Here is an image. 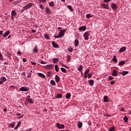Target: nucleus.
<instances>
[{
  "instance_id": "f257e3e1",
  "label": "nucleus",
  "mask_w": 131,
  "mask_h": 131,
  "mask_svg": "<svg viewBox=\"0 0 131 131\" xmlns=\"http://www.w3.org/2000/svg\"><path fill=\"white\" fill-rule=\"evenodd\" d=\"M65 32H66V30L65 29L63 30H61L59 32V35H55L54 38H60L61 37H63L65 34Z\"/></svg>"
},
{
  "instance_id": "f03ea898",
  "label": "nucleus",
  "mask_w": 131,
  "mask_h": 131,
  "mask_svg": "<svg viewBox=\"0 0 131 131\" xmlns=\"http://www.w3.org/2000/svg\"><path fill=\"white\" fill-rule=\"evenodd\" d=\"M34 5V3H30L26 5L23 7L24 10H28V9H30Z\"/></svg>"
},
{
  "instance_id": "7ed1b4c3",
  "label": "nucleus",
  "mask_w": 131,
  "mask_h": 131,
  "mask_svg": "<svg viewBox=\"0 0 131 131\" xmlns=\"http://www.w3.org/2000/svg\"><path fill=\"white\" fill-rule=\"evenodd\" d=\"M55 126L58 128V129H63L65 127V126L63 124H60L59 123H56Z\"/></svg>"
},
{
  "instance_id": "20e7f679",
  "label": "nucleus",
  "mask_w": 131,
  "mask_h": 131,
  "mask_svg": "<svg viewBox=\"0 0 131 131\" xmlns=\"http://www.w3.org/2000/svg\"><path fill=\"white\" fill-rule=\"evenodd\" d=\"M90 36V32L86 31L83 34V37H84V40H88L89 37Z\"/></svg>"
},
{
  "instance_id": "39448f33",
  "label": "nucleus",
  "mask_w": 131,
  "mask_h": 131,
  "mask_svg": "<svg viewBox=\"0 0 131 131\" xmlns=\"http://www.w3.org/2000/svg\"><path fill=\"white\" fill-rule=\"evenodd\" d=\"M20 92H28L29 88L26 86H23L19 89Z\"/></svg>"
},
{
  "instance_id": "423d86ee",
  "label": "nucleus",
  "mask_w": 131,
  "mask_h": 131,
  "mask_svg": "<svg viewBox=\"0 0 131 131\" xmlns=\"http://www.w3.org/2000/svg\"><path fill=\"white\" fill-rule=\"evenodd\" d=\"M53 67H54V66L52 64H47L44 66V68H45V69H48V70H52V69H53Z\"/></svg>"
},
{
  "instance_id": "0eeeda50",
  "label": "nucleus",
  "mask_w": 131,
  "mask_h": 131,
  "mask_svg": "<svg viewBox=\"0 0 131 131\" xmlns=\"http://www.w3.org/2000/svg\"><path fill=\"white\" fill-rule=\"evenodd\" d=\"M111 7L113 10H116L117 9V5L113 3H111Z\"/></svg>"
},
{
  "instance_id": "6e6552de",
  "label": "nucleus",
  "mask_w": 131,
  "mask_h": 131,
  "mask_svg": "<svg viewBox=\"0 0 131 131\" xmlns=\"http://www.w3.org/2000/svg\"><path fill=\"white\" fill-rule=\"evenodd\" d=\"M79 31H85L86 30V27L84 26L80 27L79 29Z\"/></svg>"
},
{
  "instance_id": "1a4fd4ad",
  "label": "nucleus",
  "mask_w": 131,
  "mask_h": 131,
  "mask_svg": "<svg viewBox=\"0 0 131 131\" xmlns=\"http://www.w3.org/2000/svg\"><path fill=\"white\" fill-rule=\"evenodd\" d=\"M101 6L103 9H109V5H108V4L103 3L102 4H101Z\"/></svg>"
},
{
  "instance_id": "9d476101",
  "label": "nucleus",
  "mask_w": 131,
  "mask_h": 131,
  "mask_svg": "<svg viewBox=\"0 0 131 131\" xmlns=\"http://www.w3.org/2000/svg\"><path fill=\"white\" fill-rule=\"evenodd\" d=\"M112 75L113 76H117L118 75V73L117 72V71H116V70H114Z\"/></svg>"
},
{
  "instance_id": "9b49d317",
  "label": "nucleus",
  "mask_w": 131,
  "mask_h": 131,
  "mask_svg": "<svg viewBox=\"0 0 131 131\" xmlns=\"http://www.w3.org/2000/svg\"><path fill=\"white\" fill-rule=\"evenodd\" d=\"M125 51H126V47H123L120 49L119 53H122V52H125Z\"/></svg>"
},
{
  "instance_id": "f8f14e48",
  "label": "nucleus",
  "mask_w": 131,
  "mask_h": 131,
  "mask_svg": "<svg viewBox=\"0 0 131 131\" xmlns=\"http://www.w3.org/2000/svg\"><path fill=\"white\" fill-rule=\"evenodd\" d=\"M52 46H53V48H59V45H58V44H57V43H56V42L53 41L52 42Z\"/></svg>"
},
{
  "instance_id": "ddd939ff",
  "label": "nucleus",
  "mask_w": 131,
  "mask_h": 131,
  "mask_svg": "<svg viewBox=\"0 0 131 131\" xmlns=\"http://www.w3.org/2000/svg\"><path fill=\"white\" fill-rule=\"evenodd\" d=\"M17 16V13L16 12V11L12 10L11 11V17H16Z\"/></svg>"
},
{
  "instance_id": "4468645a",
  "label": "nucleus",
  "mask_w": 131,
  "mask_h": 131,
  "mask_svg": "<svg viewBox=\"0 0 131 131\" xmlns=\"http://www.w3.org/2000/svg\"><path fill=\"white\" fill-rule=\"evenodd\" d=\"M75 44L74 46L75 47H78V45H79V41L78 40V39H76L75 40Z\"/></svg>"
},
{
  "instance_id": "2eb2a0df",
  "label": "nucleus",
  "mask_w": 131,
  "mask_h": 131,
  "mask_svg": "<svg viewBox=\"0 0 131 131\" xmlns=\"http://www.w3.org/2000/svg\"><path fill=\"white\" fill-rule=\"evenodd\" d=\"M46 11L47 14H52V11H51V9L49 8L46 7Z\"/></svg>"
},
{
  "instance_id": "dca6fc26",
  "label": "nucleus",
  "mask_w": 131,
  "mask_h": 131,
  "mask_svg": "<svg viewBox=\"0 0 131 131\" xmlns=\"http://www.w3.org/2000/svg\"><path fill=\"white\" fill-rule=\"evenodd\" d=\"M37 75L39 76V77H41L42 78H46V76L41 73H38Z\"/></svg>"
},
{
  "instance_id": "f3484780",
  "label": "nucleus",
  "mask_w": 131,
  "mask_h": 131,
  "mask_svg": "<svg viewBox=\"0 0 131 131\" xmlns=\"http://www.w3.org/2000/svg\"><path fill=\"white\" fill-rule=\"evenodd\" d=\"M88 81L90 85H91V86H93V85H94V83H95L94 80H89Z\"/></svg>"
},
{
  "instance_id": "a211bd4d",
  "label": "nucleus",
  "mask_w": 131,
  "mask_h": 131,
  "mask_svg": "<svg viewBox=\"0 0 131 131\" xmlns=\"http://www.w3.org/2000/svg\"><path fill=\"white\" fill-rule=\"evenodd\" d=\"M52 61L53 62V63H54V64H55V63H57L58 62H59V58H53L52 59Z\"/></svg>"
},
{
  "instance_id": "6ab92c4d",
  "label": "nucleus",
  "mask_w": 131,
  "mask_h": 131,
  "mask_svg": "<svg viewBox=\"0 0 131 131\" xmlns=\"http://www.w3.org/2000/svg\"><path fill=\"white\" fill-rule=\"evenodd\" d=\"M55 81L56 82H59L60 81V77L57 75H55Z\"/></svg>"
},
{
  "instance_id": "aec40b11",
  "label": "nucleus",
  "mask_w": 131,
  "mask_h": 131,
  "mask_svg": "<svg viewBox=\"0 0 131 131\" xmlns=\"http://www.w3.org/2000/svg\"><path fill=\"white\" fill-rule=\"evenodd\" d=\"M112 61H114V63H117L118 60H117V58H116V56L115 55L113 56V58Z\"/></svg>"
},
{
  "instance_id": "412c9836",
  "label": "nucleus",
  "mask_w": 131,
  "mask_h": 131,
  "mask_svg": "<svg viewBox=\"0 0 131 131\" xmlns=\"http://www.w3.org/2000/svg\"><path fill=\"white\" fill-rule=\"evenodd\" d=\"M128 73V71H123L121 73H120V74H122L123 76H124L125 75H126Z\"/></svg>"
},
{
  "instance_id": "4be33fe9",
  "label": "nucleus",
  "mask_w": 131,
  "mask_h": 131,
  "mask_svg": "<svg viewBox=\"0 0 131 131\" xmlns=\"http://www.w3.org/2000/svg\"><path fill=\"white\" fill-rule=\"evenodd\" d=\"M124 64H125V61L122 60L119 62L118 66H122L123 65H124Z\"/></svg>"
},
{
  "instance_id": "5701e85b",
  "label": "nucleus",
  "mask_w": 131,
  "mask_h": 131,
  "mask_svg": "<svg viewBox=\"0 0 131 131\" xmlns=\"http://www.w3.org/2000/svg\"><path fill=\"white\" fill-rule=\"evenodd\" d=\"M109 99H108V96H104V102L105 103H107V102H108Z\"/></svg>"
},
{
  "instance_id": "b1692460",
  "label": "nucleus",
  "mask_w": 131,
  "mask_h": 131,
  "mask_svg": "<svg viewBox=\"0 0 131 131\" xmlns=\"http://www.w3.org/2000/svg\"><path fill=\"white\" fill-rule=\"evenodd\" d=\"M10 34V31H7L3 35V37H7L8 35Z\"/></svg>"
},
{
  "instance_id": "393cba45",
  "label": "nucleus",
  "mask_w": 131,
  "mask_h": 131,
  "mask_svg": "<svg viewBox=\"0 0 131 131\" xmlns=\"http://www.w3.org/2000/svg\"><path fill=\"white\" fill-rule=\"evenodd\" d=\"M19 125H21V121L18 122L17 125L14 127L15 130L18 129V127H19Z\"/></svg>"
},
{
  "instance_id": "a878e982",
  "label": "nucleus",
  "mask_w": 131,
  "mask_h": 131,
  "mask_svg": "<svg viewBox=\"0 0 131 131\" xmlns=\"http://www.w3.org/2000/svg\"><path fill=\"white\" fill-rule=\"evenodd\" d=\"M108 131H116L115 126H112L108 129Z\"/></svg>"
},
{
  "instance_id": "bb28decb",
  "label": "nucleus",
  "mask_w": 131,
  "mask_h": 131,
  "mask_svg": "<svg viewBox=\"0 0 131 131\" xmlns=\"http://www.w3.org/2000/svg\"><path fill=\"white\" fill-rule=\"evenodd\" d=\"M66 99H70L71 98V93H67L66 96Z\"/></svg>"
},
{
  "instance_id": "cd10ccee",
  "label": "nucleus",
  "mask_w": 131,
  "mask_h": 131,
  "mask_svg": "<svg viewBox=\"0 0 131 131\" xmlns=\"http://www.w3.org/2000/svg\"><path fill=\"white\" fill-rule=\"evenodd\" d=\"M68 9H70V11L71 12H73L74 10H73V8H72V6L69 5L67 6Z\"/></svg>"
},
{
  "instance_id": "c85d7f7f",
  "label": "nucleus",
  "mask_w": 131,
  "mask_h": 131,
  "mask_svg": "<svg viewBox=\"0 0 131 131\" xmlns=\"http://www.w3.org/2000/svg\"><path fill=\"white\" fill-rule=\"evenodd\" d=\"M27 100L30 104H33V99L32 98H28Z\"/></svg>"
},
{
  "instance_id": "c756f323",
  "label": "nucleus",
  "mask_w": 131,
  "mask_h": 131,
  "mask_svg": "<svg viewBox=\"0 0 131 131\" xmlns=\"http://www.w3.org/2000/svg\"><path fill=\"white\" fill-rule=\"evenodd\" d=\"M10 127H11L12 128H14V127H15V122H13L11 123L10 124Z\"/></svg>"
},
{
  "instance_id": "7c9ffc66",
  "label": "nucleus",
  "mask_w": 131,
  "mask_h": 131,
  "mask_svg": "<svg viewBox=\"0 0 131 131\" xmlns=\"http://www.w3.org/2000/svg\"><path fill=\"white\" fill-rule=\"evenodd\" d=\"M33 52L34 53H38V49H37V46H35V48L34 49Z\"/></svg>"
},
{
  "instance_id": "2f4dec72",
  "label": "nucleus",
  "mask_w": 131,
  "mask_h": 131,
  "mask_svg": "<svg viewBox=\"0 0 131 131\" xmlns=\"http://www.w3.org/2000/svg\"><path fill=\"white\" fill-rule=\"evenodd\" d=\"M0 80H2L3 82L7 80V78L5 77H1Z\"/></svg>"
},
{
  "instance_id": "473e14b6",
  "label": "nucleus",
  "mask_w": 131,
  "mask_h": 131,
  "mask_svg": "<svg viewBox=\"0 0 131 131\" xmlns=\"http://www.w3.org/2000/svg\"><path fill=\"white\" fill-rule=\"evenodd\" d=\"M92 17H93V15H92L91 14H88L86 15V19H90V18Z\"/></svg>"
},
{
  "instance_id": "72a5a7b5",
  "label": "nucleus",
  "mask_w": 131,
  "mask_h": 131,
  "mask_svg": "<svg viewBox=\"0 0 131 131\" xmlns=\"http://www.w3.org/2000/svg\"><path fill=\"white\" fill-rule=\"evenodd\" d=\"M78 126L79 128H81L82 127V123L81 122H78Z\"/></svg>"
},
{
  "instance_id": "f704fd0d",
  "label": "nucleus",
  "mask_w": 131,
  "mask_h": 131,
  "mask_svg": "<svg viewBox=\"0 0 131 131\" xmlns=\"http://www.w3.org/2000/svg\"><path fill=\"white\" fill-rule=\"evenodd\" d=\"M90 73V69H86L85 71H84V74L85 75H88V74Z\"/></svg>"
},
{
  "instance_id": "c9c22d12",
  "label": "nucleus",
  "mask_w": 131,
  "mask_h": 131,
  "mask_svg": "<svg viewBox=\"0 0 131 131\" xmlns=\"http://www.w3.org/2000/svg\"><path fill=\"white\" fill-rule=\"evenodd\" d=\"M68 51L70 52V53H72L73 52V48L72 47H70L68 49Z\"/></svg>"
},
{
  "instance_id": "e433bc0d",
  "label": "nucleus",
  "mask_w": 131,
  "mask_h": 131,
  "mask_svg": "<svg viewBox=\"0 0 131 131\" xmlns=\"http://www.w3.org/2000/svg\"><path fill=\"white\" fill-rule=\"evenodd\" d=\"M124 119V121L125 122H127L128 120V118H127V117H126V116H125L123 118Z\"/></svg>"
},
{
  "instance_id": "4c0bfd02",
  "label": "nucleus",
  "mask_w": 131,
  "mask_h": 131,
  "mask_svg": "<svg viewBox=\"0 0 131 131\" xmlns=\"http://www.w3.org/2000/svg\"><path fill=\"white\" fill-rule=\"evenodd\" d=\"M50 83L52 85H56V82H55V81L54 80H51L50 81Z\"/></svg>"
},
{
  "instance_id": "58836bf2",
  "label": "nucleus",
  "mask_w": 131,
  "mask_h": 131,
  "mask_svg": "<svg viewBox=\"0 0 131 131\" xmlns=\"http://www.w3.org/2000/svg\"><path fill=\"white\" fill-rule=\"evenodd\" d=\"M60 70H61V71H62V72H63V73H66V69L63 68H61Z\"/></svg>"
},
{
  "instance_id": "ea45409f",
  "label": "nucleus",
  "mask_w": 131,
  "mask_h": 131,
  "mask_svg": "<svg viewBox=\"0 0 131 131\" xmlns=\"http://www.w3.org/2000/svg\"><path fill=\"white\" fill-rule=\"evenodd\" d=\"M82 69H83L82 66L80 65L79 67L78 68V71H82Z\"/></svg>"
},
{
  "instance_id": "a19ab883",
  "label": "nucleus",
  "mask_w": 131,
  "mask_h": 131,
  "mask_svg": "<svg viewBox=\"0 0 131 131\" xmlns=\"http://www.w3.org/2000/svg\"><path fill=\"white\" fill-rule=\"evenodd\" d=\"M7 56L8 58H9L11 60V57L12 56L11 53L10 52H8L7 53Z\"/></svg>"
},
{
  "instance_id": "79ce46f5",
  "label": "nucleus",
  "mask_w": 131,
  "mask_h": 131,
  "mask_svg": "<svg viewBox=\"0 0 131 131\" xmlns=\"http://www.w3.org/2000/svg\"><path fill=\"white\" fill-rule=\"evenodd\" d=\"M49 6L50 7H54V6H55V3H54V2H51L50 3H49Z\"/></svg>"
},
{
  "instance_id": "37998d69",
  "label": "nucleus",
  "mask_w": 131,
  "mask_h": 131,
  "mask_svg": "<svg viewBox=\"0 0 131 131\" xmlns=\"http://www.w3.org/2000/svg\"><path fill=\"white\" fill-rule=\"evenodd\" d=\"M92 76H93V74L92 73H89L87 75L88 78H91Z\"/></svg>"
},
{
  "instance_id": "c03bdc74",
  "label": "nucleus",
  "mask_w": 131,
  "mask_h": 131,
  "mask_svg": "<svg viewBox=\"0 0 131 131\" xmlns=\"http://www.w3.org/2000/svg\"><path fill=\"white\" fill-rule=\"evenodd\" d=\"M70 60H71V56L70 55H68L67 56L68 62H69V61H70Z\"/></svg>"
},
{
  "instance_id": "a18cd8bd",
  "label": "nucleus",
  "mask_w": 131,
  "mask_h": 131,
  "mask_svg": "<svg viewBox=\"0 0 131 131\" xmlns=\"http://www.w3.org/2000/svg\"><path fill=\"white\" fill-rule=\"evenodd\" d=\"M55 69L56 72H59V69H58V65L55 66Z\"/></svg>"
},
{
  "instance_id": "49530a36",
  "label": "nucleus",
  "mask_w": 131,
  "mask_h": 131,
  "mask_svg": "<svg viewBox=\"0 0 131 131\" xmlns=\"http://www.w3.org/2000/svg\"><path fill=\"white\" fill-rule=\"evenodd\" d=\"M45 37L47 38V39H50V36L48 34H46L44 35Z\"/></svg>"
},
{
  "instance_id": "de8ad7c7",
  "label": "nucleus",
  "mask_w": 131,
  "mask_h": 131,
  "mask_svg": "<svg viewBox=\"0 0 131 131\" xmlns=\"http://www.w3.org/2000/svg\"><path fill=\"white\" fill-rule=\"evenodd\" d=\"M62 97H63V95H62V94H58L57 95V98H62Z\"/></svg>"
},
{
  "instance_id": "09e8293b",
  "label": "nucleus",
  "mask_w": 131,
  "mask_h": 131,
  "mask_svg": "<svg viewBox=\"0 0 131 131\" xmlns=\"http://www.w3.org/2000/svg\"><path fill=\"white\" fill-rule=\"evenodd\" d=\"M39 2L42 4H45V3H47V0H39Z\"/></svg>"
},
{
  "instance_id": "8fccbe9b",
  "label": "nucleus",
  "mask_w": 131,
  "mask_h": 131,
  "mask_svg": "<svg viewBox=\"0 0 131 131\" xmlns=\"http://www.w3.org/2000/svg\"><path fill=\"white\" fill-rule=\"evenodd\" d=\"M0 60H1V61H3V60H4L3 54H2V53L1 52H0Z\"/></svg>"
},
{
  "instance_id": "3c124183",
  "label": "nucleus",
  "mask_w": 131,
  "mask_h": 131,
  "mask_svg": "<svg viewBox=\"0 0 131 131\" xmlns=\"http://www.w3.org/2000/svg\"><path fill=\"white\" fill-rule=\"evenodd\" d=\"M108 79H109V80H112V79H114V77L109 76Z\"/></svg>"
},
{
  "instance_id": "603ef678",
  "label": "nucleus",
  "mask_w": 131,
  "mask_h": 131,
  "mask_svg": "<svg viewBox=\"0 0 131 131\" xmlns=\"http://www.w3.org/2000/svg\"><path fill=\"white\" fill-rule=\"evenodd\" d=\"M104 117H110V115L108 114H105L104 115Z\"/></svg>"
},
{
  "instance_id": "864d4df0",
  "label": "nucleus",
  "mask_w": 131,
  "mask_h": 131,
  "mask_svg": "<svg viewBox=\"0 0 131 131\" xmlns=\"http://www.w3.org/2000/svg\"><path fill=\"white\" fill-rule=\"evenodd\" d=\"M47 61H43V60H41V61H40V63L41 64H47Z\"/></svg>"
},
{
  "instance_id": "5fc2aeb1",
  "label": "nucleus",
  "mask_w": 131,
  "mask_h": 131,
  "mask_svg": "<svg viewBox=\"0 0 131 131\" xmlns=\"http://www.w3.org/2000/svg\"><path fill=\"white\" fill-rule=\"evenodd\" d=\"M51 73H52L51 72H48V73H47V76L50 77V76H51Z\"/></svg>"
},
{
  "instance_id": "6e6d98bb",
  "label": "nucleus",
  "mask_w": 131,
  "mask_h": 131,
  "mask_svg": "<svg viewBox=\"0 0 131 131\" xmlns=\"http://www.w3.org/2000/svg\"><path fill=\"white\" fill-rule=\"evenodd\" d=\"M31 75H32V74H31V73H30L28 74L27 77H28L29 78H30L31 77Z\"/></svg>"
},
{
  "instance_id": "4d7b16f0",
  "label": "nucleus",
  "mask_w": 131,
  "mask_h": 131,
  "mask_svg": "<svg viewBox=\"0 0 131 131\" xmlns=\"http://www.w3.org/2000/svg\"><path fill=\"white\" fill-rule=\"evenodd\" d=\"M120 111H124V107H121L119 108Z\"/></svg>"
},
{
  "instance_id": "13d9d810",
  "label": "nucleus",
  "mask_w": 131,
  "mask_h": 131,
  "mask_svg": "<svg viewBox=\"0 0 131 131\" xmlns=\"http://www.w3.org/2000/svg\"><path fill=\"white\" fill-rule=\"evenodd\" d=\"M111 84H114L115 83V80H113L110 82Z\"/></svg>"
},
{
  "instance_id": "bf43d9fd",
  "label": "nucleus",
  "mask_w": 131,
  "mask_h": 131,
  "mask_svg": "<svg viewBox=\"0 0 131 131\" xmlns=\"http://www.w3.org/2000/svg\"><path fill=\"white\" fill-rule=\"evenodd\" d=\"M111 0H104V3H109V2H111Z\"/></svg>"
},
{
  "instance_id": "052dcab7",
  "label": "nucleus",
  "mask_w": 131,
  "mask_h": 131,
  "mask_svg": "<svg viewBox=\"0 0 131 131\" xmlns=\"http://www.w3.org/2000/svg\"><path fill=\"white\" fill-rule=\"evenodd\" d=\"M31 63L32 65H36V62L34 61H31Z\"/></svg>"
},
{
  "instance_id": "680f3d73",
  "label": "nucleus",
  "mask_w": 131,
  "mask_h": 131,
  "mask_svg": "<svg viewBox=\"0 0 131 131\" xmlns=\"http://www.w3.org/2000/svg\"><path fill=\"white\" fill-rule=\"evenodd\" d=\"M40 8H41L42 10H43V5H42V4L40 5Z\"/></svg>"
},
{
  "instance_id": "e2e57ef3",
  "label": "nucleus",
  "mask_w": 131,
  "mask_h": 131,
  "mask_svg": "<svg viewBox=\"0 0 131 131\" xmlns=\"http://www.w3.org/2000/svg\"><path fill=\"white\" fill-rule=\"evenodd\" d=\"M21 51L18 50L17 52V55H19V56H21Z\"/></svg>"
},
{
  "instance_id": "0e129e2a",
  "label": "nucleus",
  "mask_w": 131,
  "mask_h": 131,
  "mask_svg": "<svg viewBox=\"0 0 131 131\" xmlns=\"http://www.w3.org/2000/svg\"><path fill=\"white\" fill-rule=\"evenodd\" d=\"M60 65H61L62 67L64 66V64L62 62V61L59 62Z\"/></svg>"
},
{
  "instance_id": "69168bd1",
  "label": "nucleus",
  "mask_w": 131,
  "mask_h": 131,
  "mask_svg": "<svg viewBox=\"0 0 131 131\" xmlns=\"http://www.w3.org/2000/svg\"><path fill=\"white\" fill-rule=\"evenodd\" d=\"M23 62H24L25 63L27 61V59L26 58H23Z\"/></svg>"
},
{
  "instance_id": "338daca9",
  "label": "nucleus",
  "mask_w": 131,
  "mask_h": 131,
  "mask_svg": "<svg viewBox=\"0 0 131 131\" xmlns=\"http://www.w3.org/2000/svg\"><path fill=\"white\" fill-rule=\"evenodd\" d=\"M63 67H64L65 68H67V69H69V67H68L66 65H64L63 64Z\"/></svg>"
},
{
  "instance_id": "774afa93",
  "label": "nucleus",
  "mask_w": 131,
  "mask_h": 131,
  "mask_svg": "<svg viewBox=\"0 0 131 131\" xmlns=\"http://www.w3.org/2000/svg\"><path fill=\"white\" fill-rule=\"evenodd\" d=\"M32 32H33V33H35L36 32V31L35 30L32 29L31 30Z\"/></svg>"
}]
</instances>
